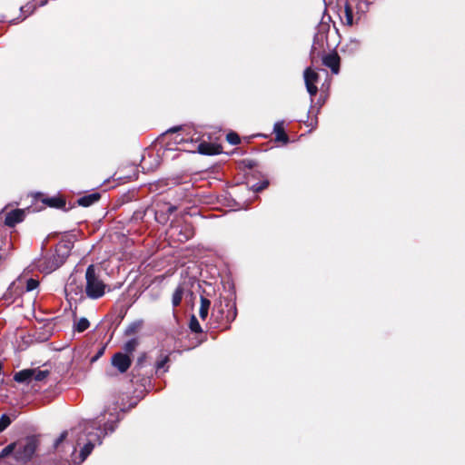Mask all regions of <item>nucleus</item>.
<instances>
[{"label": "nucleus", "instance_id": "nucleus-38", "mask_svg": "<svg viewBox=\"0 0 465 465\" xmlns=\"http://www.w3.org/2000/svg\"><path fill=\"white\" fill-rule=\"evenodd\" d=\"M176 142H177V143H181V142H183V138H181V139H179V140H178V139H176Z\"/></svg>", "mask_w": 465, "mask_h": 465}, {"label": "nucleus", "instance_id": "nucleus-21", "mask_svg": "<svg viewBox=\"0 0 465 465\" xmlns=\"http://www.w3.org/2000/svg\"><path fill=\"white\" fill-rule=\"evenodd\" d=\"M15 444L14 442V443L7 445L0 451V459H4L12 453L15 454Z\"/></svg>", "mask_w": 465, "mask_h": 465}, {"label": "nucleus", "instance_id": "nucleus-34", "mask_svg": "<svg viewBox=\"0 0 465 465\" xmlns=\"http://www.w3.org/2000/svg\"><path fill=\"white\" fill-rule=\"evenodd\" d=\"M80 455L82 457V461L84 460V459H85V457L87 455V444H84L82 447Z\"/></svg>", "mask_w": 465, "mask_h": 465}, {"label": "nucleus", "instance_id": "nucleus-13", "mask_svg": "<svg viewBox=\"0 0 465 465\" xmlns=\"http://www.w3.org/2000/svg\"><path fill=\"white\" fill-rule=\"evenodd\" d=\"M273 133L275 134L276 141L282 143L288 142L289 138L288 135L285 134L282 121H279L274 124Z\"/></svg>", "mask_w": 465, "mask_h": 465}, {"label": "nucleus", "instance_id": "nucleus-33", "mask_svg": "<svg viewBox=\"0 0 465 465\" xmlns=\"http://www.w3.org/2000/svg\"><path fill=\"white\" fill-rule=\"evenodd\" d=\"M78 204L84 207H87V195H84L78 199Z\"/></svg>", "mask_w": 465, "mask_h": 465}, {"label": "nucleus", "instance_id": "nucleus-12", "mask_svg": "<svg viewBox=\"0 0 465 465\" xmlns=\"http://www.w3.org/2000/svg\"><path fill=\"white\" fill-rule=\"evenodd\" d=\"M159 165L157 155L148 153L147 156L143 155L141 161V166L143 170L153 171Z\"/></svg>", "mask_w": 465, "mask_h": 465}, {"label": "nucleus", "instance_id": "nucleus-24", "mask_svg": "<svg viewBox=\"0 0 465 465\" xmlns=\"http://www.w3.org/2000/svg\"><path fill=\"white\" fill-rule=\"evenodd\" d=\"M11 423V420L8 415L3 414L0 418V432L5 430Z\"/></svg>", "mask_w": 465, "mask_h": 465}, {"label": "nucleus", "instance_id": "nucleus-22", "mask_svg": "<svg viewBox=\"0 0 465 465\" xmlns=\"http://www.w3.org/2000/svg\"><path fill=\"white\" fill-rule=\"evenodd\" d=\"M168 361H169L168 355H161L156 362L157 371H159L162 369H163V372L166 371L167 369H164V367H165L166 363L168 362Z\"/></svg>", "mask_w": 465, "mask_h": 465}, {"label": "nucleus", "instance_id": "nucleus-25", "mask_svg": "<svg viewBox=\"0 0 465 465\" xmlns=\"http://www.w3.org/2000/svg\"><path fill=\"white\" fill-rule=\"evenodd\" d=\"M38 284H39L38 281L31 278V279L27 280L25 289L27 292L34 291L35 289H36L38 287Z\"/></svg>", "mask_w": 465, "mask_h": 465}, {"label": "nucleus", "instance_id": "nucleus-28", "mask_svg": "<svg viewBox=\"0 0 465 465\" xmlns=\"http://www.w3.org/2000/svg\"><path fill=\"white\" fill-rule=\"evenodd\" d=\"M142 326L141 322H134L132 323L126 330L127 334H133L136 332Z\"/></svg>", "mask_w": 465, "mask_h": 465}, {"label": "nucleus", "instance_id": "nucleus-36", "mask_svg": "<svg viewBox=\"0 0 465 465\" xmlns=\"http://www.w3.org/2000/svg\"><path fill=\"white\" fill-rule=\"evenodd\" d=\"M174 210H175V207H173V206H171V207H169V209H168V211H169L170 213L173 212Z\"/></svg>", "mask_w": 465, "mask_h": 465}, {"label": "nucleus", "instance_id": "nucleus-7", "mask_svg": "<svg viewBox=\"0 0 465 465\" xmlns=\"http://www.w3.org/2000/svg\"><path fill=\"white\" fill-rule=\"evenodd\" d=\"M131 359L127 354L117 352L112 358V364L120 372H125L131 366Z\"/></svg>", "mask_w": 465, "mask_h": 465}, {"label": "nucleus", "instance_id": "nucleus-4", "mask_svg": "<svg viewBox=\"0 0 465 465\" xmlns=\"http://www.w3.org/2000/svg\"><path fill=\"white\" fill-rule=\"evenodd\" d=\"M65 293L70 300L74 302H84L87 294V285L85 287L77 286L75 282V275H71L69 282L65 286Z\"/></svg>", "mask_w": 465, "mask_h": 465}, {"label": "nucleus", "instance_id": "nucleus-17", "mask_svg": "<svg viewBox=\"0 0 465 465\" xmlns=\"http://www.w3.org/2000/svg\"><path fill=\"white\" fill-rule=\"evenodd\" d=\"M201 305L199 309V316L202 320H205L208 316L211 302L209 299L201 296Z\"/></svg>", "mask_w": 465, "mask_h": 465}, {"label": "nucleus", "instance_id": "nucleus-37", "mask_svg": "<svg viewBox=\"0 0 465 465\" xmlns=\"http://www.w3.org/2000/svg\"><path fill=\"white\" fill-rule=\"evenodd\" d=\"M177 129H178L177 127L176 128H172V129H169L168 132H175Z\"/></svg>", "mask_w": 465, "mask_h": 465}, {"label": "nucleus", "instance_id": "nucleus-26", "mask_svg": "<svg viewBox=\"0 0 465 465\" xmlns=\"http://www.w3.org/2000/svg\"><path fill=\"white\" fill-rule=\"evenodd\" d=\"M87 329V319L86 318H82L77 325H76V328L75 330L78 331V332H83L84 331H85Z\"/></svg>", "mask_w": 465, "mask_h": 465}, {"label": "nucleus", "instance_id": "nucleus-6", "mask_svg": "<svg viewBox=\"0 0 465 465\" xmlns=\"http://www.w3.org/2000/svg\"><path fill=\"white\" fill-rule=\"evenodd\" d=\"M318 74L310 67L304 71V82L306 89L312 97L315 96L318 92L316 83L318 82Z\"/></svg>", "mask_w": 465, "mask_h": 465}, {"label": "nucleus", "instance_id": "nucleus-31", "mask_svg": "<svg viewBox=\"0 0 465 465\" xmlns=\"http://www.w3.org/2000/svg\"><path fill=\"white\" fill-rule=\"evenodd\" d=\"M67 437V431H63L60 436L56 439L54 442V447H57L61 442H63Z\"/></svg>", "mask_w": 465, "mask_h": 465}, {"label": "nucleus", "instance_id": "nucleus-18", "mask_svg": "<svg viewBox=\"0 0 465 465\" xmlns=\"http://www.w3.org/2000/svg\"><path fill=\"white\" fill-rule=\"evenodd\" d=\"M184 292V288L183 285H178L173 294L172 297V304L173 307H177L180 305L183 296Z\"/></svg>", "mask_w": 465, "mask_h": 465}, {"label": "nucleus", "instance_id": "nucleus-23", "mask_svg": "<svg viewBox=\"0 0 465 465\" xmlns=\"http://www.w3.org/2000/svg\"><path fill=\"white\" fill-rule=\"evenodd\" d=\"M138 345V341L136 339H132L130 341H128L124 346V350L128 352V353H131L133 352L135 348L137 347Z\"/></svg>", "mask_w": 465, "mask_h": 465}, {"label": "nucleus", "instance_id": "nucleus-3", "mask_svg": "<svg viewBox=\"0 0 465 465\" xmlns=\"http://www.w3.org/2000/svg\"><path fill=\"white\" fill-rule=\"evenodd\" d=\"M48 375L49 371L46 370L25 369L16 372L14 376V380L20 383H29L32 381H41Z\"/></svg>", "mask_w": 465, "mask_h": 465}, {"label": "nucleus", "instance_id": "nucleus-9", "mask_svg": "<svg viewBox=\"0 0 465 465\" xmlns=\"http://www.w3.org/2000/svg\"><path fill=\"white\" fill-rule=\"evenodd\" d=\"M340 56L336 52L329 53L322 57V64L337 74L340 71Z\"/></svg>", "mask_w": 465, "mask_h": 465}, {"label": "nucleus", "instance_id": "nucleus-14", "mask_svg": "<svg viewBox=\"0 0 465 465\" xmlns=\"http://www.w3.org/2000/svg\"><path fill=\"white\" fill-rule=\"evenodd\" d=\"M342 23L346 25L351 26L354 24L353 13L351 5L346 2L342 15H341Z\"/></svg>", "mask_w": 465, "mask_h": 465}, {"label": "nucleus", "instance_id": "nucleus-1", "mask_svg": "<svg viewBox=\"0 0 465 465\" xmlns=\"http://www.w3.org/2000/svg\"><path fill=\"white\" fill-rule=\"evenodd\" d=\"M73 248V242L70 239L60 241L55 247V253L48 259L40 261L39 267L45 272H51L60 267L69 256Z\"/></svg>", "mask_w": 465, "mask_h": 465}, {"label": "nucleus", "instance_id": "nucleus-27", "mask_svg": "<svg viewBox=\"0 0 465 465\" xmlns=\"http://www.w3.org/2000/svg\"><path fill=\"white\" fill-rule=\"evenodd\" d=\"M227 141L233 145H236L240 143V138L237 134L230 133L227 134Z\"/></svg>", "mask_w": 465, "mask_h": 465}, {"label": "nucleus", "instance_id": "nucleus-15", "mask_svg": "<svg viewBox=\"0 0 465 465\" xmlns=\"http://www.w3.org/2000/svg\"><path fill=\"white\" fill-rule=\"evenodd\" d=\"M87 355L85 354V347L82 346L74 350L72 361L75 365H82L84 364Z\"/></svg>", "mask_w": 465, "mask_h": 465}, {"label": "nucleus", "instance_id": "nucleus-11", "mask_svg": "<svg viewBox=\"0 0 465 465\" xmlns=\"http://www.w3.org/2000/svg\"><path fill=\"white\" fill-rule=\"evenodd\" d=\"M101 420L98 421V423L100 424ZM107 434V426L105 425V428L104 429H102L100 426L98 428H96V432H91L89 431V443H88V446H89V454L91 453L92 451V449L97 445V444H101L102 442V438Z\"/></svg>", "mask_w": 465, "mask_h": 465}, {"label": "nucleus", "instance_id": "nucleus-10", "mask_svg": "<svg viewBox=\"0 0 465 465\" xmlns=\"http://www.w3.org/2000/svg\"><path fill=\"white\" fill-rule=\"evenodd\" d=\"M105 416H106V414H105V413L101 414V415L96 419V420L92 421V424H91V425H88V428H91V427H92L93 429H94V430H96V428H98V427H99V423H98V421H99V420H101V422H100V427H101L102 429H104V428H105V425H104V424H106V426H107V431H110V432L114 431V420H115L114 415H113L112 413H110V419H108L107 420H105Z\"/></svg>", "mask_w": 465, "mask_h": 465}, {"label": "nucleus", "instance_id": "nucleus-29", "mask_svg": "<svg viewBox=\"0 0 465 465\" xmlns=\"http://www.w3.org/2000/svg\"><path fill=\"white\" fill-rule=\"evenodd\" d=\"M184 230H185L184 234L179 238V241H181V242L187 241L190 238H192L193 235V232L191 228L185 227Z\"/></svg>", "mask_w": 465, "mask_h": 465}, {"label": "nucleus", "instance_id": "nucleus-19", "mask_svg": "<svg viewBox=\"0 0 465 465\" xmlns=\"http://www.w3.org/2000/svg\"><path fill=\"white\" fill-rule=\"evenodd\" d=\"M198 148L199 152L203 154H216L220 153L218 147L207 143H200Z\"/></svg>", "mask_w": 465, "mask_h": 465}, {"label": "nucleus", "instance_id": "nucleus-8", "mask_svg": "<svg viewBox=\"0 0 465 465\" xmlns=\"http://www.w3.org/2000/svg\"><path fill=\"white\" fill-rule=\"evenodd\" d=\"M25 212L23 209H15L5 214V224L8 227H15L25 220Z\"/></svg>", "mask_w": 465, "mask_h": 465}, {"label": "nucleus", "instance_id": "nucleus-30", "mask_svg": "<svg viewBox=\"0 0 465 465\" xmlns=\"http://www.w3.org/2000/svg\"><path fill=\"white\" fill-rule=\"evenodd\" d=\"M100 198H101V194L99 193L94 192V193H89V205L97 202Z\"/></svg>", "mask_w": 465, "mask_h": 465}, {"label": "nucleus", "instance_id": "nucleus-5", "mask_svg": "<svg viewBox=\"0 0 465 465\" xmlns=\"http://www.w3.org/2000/svg\"><path fill=\"white\" fill-rule=\"evenodd\" d=\"M105 292V284L94 277L93 265H89V298L99 299Z\"/></svg>", "mask_w": 465, "mask_h": 465}, {"label": "nucleus", "instance_id": "nucleus-16", "mask_svg": "<svg viewBox=\"0 0 465 465\" xmlns=\"http://www.w3.org/2000/svg\"><path fill=\"white\" fill-rule=\"evenodd\" d=\"M43 203L54 208H64L65 206V200L58 196L47 197L43 200Z\"/></svg>", "mask_w": 465, "mask_h": 465}, {"label": "nucleus", "instance_id": "nucleus-32", "mask_svg": "<svg viewBox=\"0 0 465 465\" xmlns=\"http://www.w3.org/2000/svg\"><path fill=\"white\" fill-rule=\"evenodd\" d=\"M268 186V182H262V183H257L253 185L254 191L259 192Z\"/></svg>", "mask_w": 465, "mask_h": 465}, {"label": "nucleus", "instance_id": "nucleus-20", "mask_svg": "<svg viewBox=\"0 0 465 465\" xmlns=\"http://www.w3.org/2000/svg\"><path fill=\"white\" fill-rule=\"evenodd\" d=\"M190 329L193 332H195V333H200L203 331L202 330V327L198 322V320L196 319V317L194 315H193L191 317V320H190Z\"/></svg>", "mask_w": 465, "mask_h": 465}, {"label": "nucleus", "instance_id": "nucleus-35", "mask_svg": "<svg viewBox=\"0 0 465 465\" xmlns=\"http://www.w3.org/2000/svg\"><path fill=\"white\" fill-rule=\"evenodd\" d=\"M104 348H102L100 351H99V353L92 359V361H94L97 360V358L99 357V355L103 354L104 353Z\"/></svg>", "mask_w": 465, "mask_h": 465}, {"label": "nucleus", "instance_id": "nucleus-2", "mask_svg": "<svg viewBox=\"0 0 465 465\" xmlns=\"http://www.w3.org/2000/svg\"><path fill=\"white\" fill-rule=\"evenodd\" d=\"M15 460L20 463H26L35 455L36 449L39 445V440L36 436H29L15 442Z\"/></svg>", "mask_w": 465, "mask_h": 465}]
</instances>
